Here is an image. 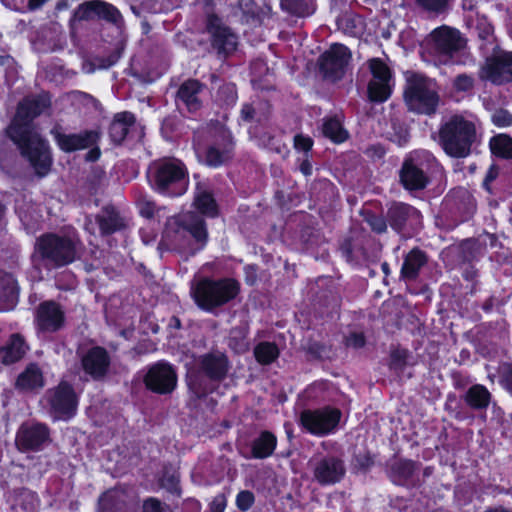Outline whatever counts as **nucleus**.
<instances>
[{
    "label": "nucleus",
    "mask_w": 512,
    "mask_h": 512,
    "mask_svg": "<svg viewBox=\"0 0 512 512\" xmlns=\"http://www.w3.org/2000/svg\"><path fill=\"white\" fill-rule=\"evenodd\" d=\"M80 239L56 232H45L36 238L30 262L33 270L47 274L65 268L81 258Z\"/></svg>",
    "instance_id": "nucleus-1"
},
{
    "label": "nucleus",
    "mask_w": 512,
    "mask_h": 512,
    "mask_svg": "<svg viewBox=\"0 0 512 512\" xmlns=\"http://www.w3.org/2000/svg\"><path fill=\"white\" fill-rule=\"evenodd\" d=\"M146 177L153 192L170 199L183 196L190 183L187 165L176 157H162L152 161Z\"/></svg>",
    "instance_id": "nucleus-2"
},
{
    "label": "nucleus",
    "mask_w": 512,
    "mask_h": 512,
    "mask_svg": "<svg viewBox=\"0 0 512 512\" xmlns=\"http://www.w3.org/2000/svg\"><path fill=\"white\" fill-rule=\"evenodd\" d=\"M435 140L447 156L464 159L477 141L476 125L461 114H453L440 123Z\"/></svg>",
    "instance_id": "nucleus-3"
},
{
    "label": "nucleus",
    "mask_w": 512,
    "mask_h": 512,
    "mask_svg": "<svg viewBox=\"0 0 512 512\" xmlns=\"http://www.w3.org/2000/svg\"><path fill=\"white\" fill-rule=\"evenodd\" d=\"M240 291L241 285L235 278L203 277L191 288V296L198 308L211 313L233 301Z\"/></svg>",
    "instance_id": "nucleus-4"
},
{
    "label": "nucleus",
    "mask_w": 512,
    "mask_h": 512,
    "mask_svg": "<svg viewBox=\"0 0 512 512\" xmlns=\"http://www.w3.org/2000/svg\"><path fill=\"white\" fill-rule=\"evenodd\" d=\"M20 155L26 159L38 178L46 177L52 168L53 157L48 141L34 131L7 132Z\"/></svg>",
    "instance_id": "nucleus-5"
},
{
    "label": "nucleus",
    "mask_w": 512,
    "mask_h": 512,
    "mask_svg": "<svg viewBox=\"0 0 512 512\" xmlns=\"http://www.w3.org/2000/svg\"><path fill=\"white\" fill-rule=\"evenodd\" d=\"M440 166L428 151L415 152L404 158L399 170V183L408 192L425 190L431 183V174Z\"/></svg>",
    "instance_id": "nucleus-6"
},
{
    "label": "nucleus",
    "mask_w": 512,
    "mask_h": 512,
    "mask_svg": "<svg viewBox=\"0 0 512 512\" xmlns=\"http://www.w3.org/2000/svg\"><path fill=\"white\" fill-rule=\"evenodd\" d=\"M403 99L408 111L426 116L435 115L440 103L438 92L430 87L425 76L417 73L407 78Z\"/></svg>",
    "instance_id": "nucleus-7"
},
{
    "label": "nucleus",
    "mask_w": 512,
    "mask_h": 512,
    "mask_svg": "<svg viewBox=\"0 0 512 512\" xmlns=\"http://www.w3.org/2000/svg\"><path fill=\"white\" fill-rule=\"evenodd\" d=\"M194 149L200 163L217 169L229 164L234 158L235 141L229 130L218 129L207 144H199Z\"/></svg>",
    "instance_id": "nucleus-8"
},
{
    "label": "nucleus",
    "mask_w": 512,
    "mask_h": 512,
    "mask_svg": "<svg viewBox=\"0 0 512 512\" xmlns=\"http://www.w3.org/2000/svg\"><path fill=\"white\" fill-rule=\"evenodd\" d=\"M52 97L48 91L24 96L17 104L7 132L34 131V120L50 110Z\"/></svg>",
    "instance_id": "nucleus-9"
},
{
    "label": "nucleus",
    "mask_w": 512,
    "mask_h": 512,
    "mask_svg": "<svg viewBox=\"0 0 512 512\" xmlns=\"http://www.w3.org/2000/svg\"><path fill=\"white\" fill-rule=\"evenodd\" d=\"M352 60L351 50L342 43H332L317 59L318 71L323 79L333 83L342 80Z\"/></svg>",
    "instance_id": "nucleus-10"
},
{
    "label": "nucleus",
    "mask_w": 512,
    "mask_h": 512,
    "mask_svg": "<svg viewBox=\"0 0 512 512\" xmlns=\"http://www.w3.org/2000/svg\"><path fill=\"white\" fill-rule=\"evenodd\" d=\"M478 77L483 82L495 86L512 83V51L500 50L486 57L478 70Z\"/></svg>",
    "instance_id": "nucleus-11"
},
{
    "label": "nucleus",
    "mask_w": 512,
    "mask_h": 512,
    "mask_svg": "<svg viewBox=\"0 0 512 512\" xmlns=\"http://www.w3.org/2000/svg\"><path fill=\"white\" fill-rule=\"evenodd\" d=\"M205 29L209 34L210 45L218 57L227 58L234 54L238 48V36L216 13L207 15Z\"/></svg>",
    "instance_id": "nucleus-12"
},
{
    "label": "nucleus",
    "mask_w": 512,
    "mask_h": 512,
    "mask_svg": "<svg viewBox=\"0 0 512 512\" xmlns=\"http://www.w3.org/2000/svg\"><path fill=\"white\" fill-rule=\"evenodd\" d=\"M389 227L399 235L410 234L422 226V213L404 202H392L387 208Z\"/></svg>",
    "instance_id": "nucleus-13"
},
{
    "label": "nucleus",
    "mask_w": 512,
    "mask_h": 512,
    "mask_svg": "<svg viewBox=\"0 0 512 512\" xmlns=\"http://www.w3.org/2000/svg\"><path fill=\"white\" fill-rule=\"evenodd\" d=\"M206 85L196 78H188L184 80L178 87L174 102L177 110L183 116L193 118L198 115L203 108V100L201 94Z\"/></svg>",
    "instance_id": "nucleus-14"
},
{
    "label": "nucleus",
    "mask_w": 512,
    "mask_h": 512,
    "mask_svg": "<svg viewBox=\"0 0 512 512\" xmlns=\"http://www.w3.org/2000/svg\"><path fill=\"white\" fill-rule=\"evenodd\" d=\"M94 220L101 238L124 234L130 227V219L113 203L103 205L94 215Z\"/></svg>",
    "instance_id": "nucleus-15"
},
{
    "label": "nucleus",
    "mask_w": 512,
    "mask_h": 512,
    "mask_svg": "<svg viewBox=\"0 0 512 512\" xmlns=\"http://www.w3.org/2000/svg\"><path fill=\"white\" fill-rule=\"evenodd\" d=\"M92 20H104L115 24L122 20V15L119 9L111 3L103 0H89L80 3L76 7L70 22Z\"/></svg>",
    "instance_id": "nucleus-16"
},
{
    "label": "nucleus",
    "mask_w": 512,
    "mask_h": 512,
    "mask_svg": "<svg viewBox=\"0 0 512 512\" xmlns=\"http://www.w3.org/2000/svg\"><path fill=\"white\" fill-rule=\"evenodd\" d=\"M50 134L58 149L66 154L86 150L99 138L98 129H84L78 133H65L60 125L54 126Z\"/></svg>",
    "instance_id": "nucleus-17"
},
{
    "label": "nucleus",
    "mask_w": 512,
    "mask_h": 512,
    "mask_svg": "<svg viewBox=\"0 0 512 512\" xmlns=\"http://www.w3.org/2000/svg\"><path fill=\"white\" fill-rule=\"evenodd\" d=\"M65 323V311L55 300H44L36 307L34 324L38 332L56 333L64 328Z\"/></svg>",
    "instance_id": "nucleus-18"
},
{
    "label": "nucleus",
    "mask_w": 512,
    "mask_h": 512,
    "mask_svg": "<svg viewBox=\"0 0 512 512\" xmlns=\"http://www.w3.org/2000/svg\"><path fill=\"white\" fill-rule=\"evenodd\" d=\"M430 46L438 57L447 61L464 47V43L458 29L443 25L430 33Z\"/></svg>",
    "instance_id": "nucleus-19"
},
{
    "label": "nucleus",
    "mask_w": 512,
    "mask_h": 512,
    "mask_svg": "<svg viewBox=\"0 0 512 512\" xmlns=\"http://www.w3.org/2000/svg\"><path fill=\"white\" fill-rule=\"evenodd\" d=\"M51 413L56 419L67 420L75 415L78 398L73 388L65 381L47 392Z\"/></svg>",
    "instance_id": "nucleus-20"
},
{
    "label": "nucleus",
    "mask_w": 512,
    "mask_h": 512,
    "mask_svg": "<svg viewBox=\"0 0 512 512\" xmlns=\"http://www.w3.org/2000/svg\"><path fill=\"white\" fill-rule=\"evenodd\" d=\"M341 413L337 409L306 410L301 413L302 426L311 434L323 436L332 432L339 423Z\"/></svg>",
    "instance_id": "nucleus-21"
},
{
    "label": "nucleus",
    "mask_w": 512,
    "mask_h": 512,
    "mask_svg": "<svg viewBox=\"0 0 512 512\" xmlns=\"http://www.w3.org/2000/svg\"><path fill=\"white\" fill-rule=\"evenodd\" d=\"M144 382L153 392L166 394L176 387L177 375L170 364L158 362L148 369Z\"/></svg>",
    "instance_id": "nucleus-22"
},
{
    "label": "nucleus",
    "mask_w": 512,
    "mask_h": 512,
    "mask_svg": "<svg viewBox=\"0 0 512 512\" xmlns=\"http://www.w3.org/2000/svg\"><path fill=\"white\" fill-rule=\"evenodd\" d=\"M192 206L199 216L214 219L220 215V207L215 198L213 186L208 180L196 182Z\"/></svg>",
    "instance_id": "nucleus-23"
},
{
    "label": "nucleus",
    "mask_w": 512,
    "mask_h": 512,
    "mask_svg": "<svg viewBox=\"0 0 512 512\" xmlns=\"http://www.w3.org/2000/svg\"><path fill=\"white\" fill-rule=\"evenodd\" d=\"M188 233L194 240V244L189 247V254L194 256L202 251L209 240L207 223L199 215H191L187 220L178 223L177 233Z\"/></svg>",
    "instance_id": "nucleus-24"
},
{
    "label": "nucleus",
    "mask_w": 512,
    "mask_h": 512,
    "mask_svg": "<svg viewBox=\"0 0 512 512\" xmlns=\"http://www.w3.org/2000/svg\"><path fill=\"white\" fill-rule=\"evenodd\" d=\"M49 441V432L46 426L41 424L23 425L16 437V443L22 450L40 449Z\"/></svg>",
    "instance_id": "nucleus-25"
},
{
    "label": "nucleus",
    "mask_w": 512,
    "mask_h": 512,
    "mask_svg": "<svg viewBox=\"0 0 512 512\" xmlns=\"http://www.w3.org/2000/svg\"><path fill=\"white\" fill-rule=\"evenodd\" d=\"M428 254L419 247H413L403 258L400 269V280L414 282L418 279L423 267L428 263Z\"/></svg>",
    "instance_id": "nucleus-26"
},
{
    "label": "nucleus",
    "mask_w": 512,
    "mask_h": 512,
    "mask_svg": "<svg viewBox=\"0 0 512 512\" xmlns=\"http://www.w3.org/2000/svg\"><path fill=\"white\" fill-rule=\"evenodd\" d=\"M136 124V116L130 111L118 112L113 116L108 127V136L110 142L115 146H120L126 140L129 131Z\"/></svg>",
    "instance_id": "nucleus-27"
},
{
    "label": "nucleus",
    "mask_w": 512,
    "mask_h": 512,
    "mask_svg": "<svg viewBox=\"0 0 512 512\" xmlns=\"http://www.w3.org/2000/svg\"><path fill=\"white\" fill-rule=\"evenodd\" d=\"M345 468L335 457L321 459L314 468V477L322 484H334L342 479Z\"/></svg>",
    "instance_id": "nucleus-28"
},
{
    "label": "nucleus",
    "mask_w": 512,
    "mask_h": 512,
    "mask_svg": "<svg viewBox=\"0 0 512 512\" xmlns=\"http://www.w3.org/2000/svg\"><path fill=\"white\" fill-rule=\"evenodd\" d=\"M339 251L348 263L357 264L364 260L367 255L363 239L354 236L344 237L339 244Z\"/></svg>",
    "instance_id": "nucleus-29"
},
{
    "label": "nucleus",
    "mask_w": 512,
    "mask_h": 512,
    "mask_svg": "<svg viewBox=\"0 0 512 512\" xmlns=\"http://www.w3.org/2000/svg\"><path fill=\"white\" fill-rule=\"evenodd\" d=\"M17 388L24 391L40 389L44 386L41 370L34 364L29 365L17 378Z\"/></svg>",
    "instance_id": "nucleus-30"
},
{
    "label": "nucleus",
    "mask_w": 512,
    "mask_h": 512,
    "mask_svg": "<svg viewBox=\"0 0 512 512\" xmlns=\"http://www.w3.org/2000/svg\"><path fill=\"white\" fill-rule=\"evenodd\" d=\"M19 287L11 273H0V302L6 306H14L18 301Z\"/></svg>",
    "instance_id": "nucleus-31"
},
{
    "label": "nucleus",
    "mask_w": 512,
    "mask_h": 512,
    "mask_svg": "<svg viewBox=\"0 0 512 512\" xmlns=\"http://www.w3.org/2000/svg\"><path fill=\"white\" fill-rule=\"evenodd\" d=\"M82 364L85 372L97 379L107 372L110 359L108 354H85Z\"/></svg>",
    "instance_id": "nucleus-32"
},
{
    "label": "nucleus",
    "mask_w": 512,
    "mask_h": 512,
    "mask_svg": "<svg viewBox=\"0 0 512 512\" xmlns=\"http://www.w3.org/2000/svg\"><path fill=\"white\" fill-rule=\"evenodd\" d=\"M322 134L335 144L344 143L349 138L348 131L336 116L327 117L322 124Z\"/></svg>",
    "instance_id": "nucleus-33"
},
{
    "label": "nucleus",
    "mask_w": 512,
    "mask_h": 512,
    "mask_svg": "<svg viewBox=\"0 0 512 512\" xmlns=\"http://www.w3.org/2000/svg\"><path fill=\"white\" fill-rule=\"evenodd\" d=\"M453 200L463 220H468L475 214L477 209L476 200L468 190L460 189L456 191Z\"/></svg>",
    "instance_id": "nucleus-34"
},
{
    "label": "nucleus",
    "mask_w": 512,
    "mask_h": 512,
    "mask_svg": "<svg viewBox=\"0 0 512 512\" xmlns=\"http://www.w3.org/2000/svg\"><path fill=\"white\" fill-rule=\"evenodd\" d=\"M281 9L296 17H308L316 10L315 0H281Z\"/></svg>",
    "instance_id": "nucleus-35"
},
{
    "label": "nucleus",
    "mask_w": 512,
    "mask_h": 512,
    "mask_svg": "<svg viewBox=\"0 0 512 512\" xmlns=\"http://www.w3.org/2000/svg\"><path fill=\"white\" fill-rule=\"evenodd\" d=\"M393 85L391 82L370 80L367 85V97L371 103H384L392 95Z\"/></svg>",
    "instance_id": "nucleus-36"
},
{
    "label": "nucleus",
    "mask_w": 512,
    "mask_h": 512,
    "mask_svg": "<svg viewBox=\"0 0 512 512\" xmlns=\"http://www.w3.org/2000/svg\"><path fill=\"white\" fill-rule=\"evenodd\" d=\"M489 148L497 158L512 159V137L508 134H498L491 137Z\"/></svg>",
    "instance_id": "nucleus-37"
},
{
    "label": "nucleus",
    "mask_w": 512,
    "mask_h": 512,
    "mask_svg": "<svg viewBox=\"0 0 512 512\" xmlns=\"http://www.w3.org/2000/svg\"><path fill=\"white\" fill-rule=\"evenodd\" d=\"M202 362L203 369L212 378H220L227 371V361L224 354H206Z\"/></svg>",
    "instance_id": "nucleus-38"
},
{
    "label": "nucleus",
    "mask_w": 512,
    "mask_h": 512,
    "mask_svg": "<svg viewBox=\"0 0 512 512\" xmlns=\"http://www.w3.org/2000/svg\"><path fill=\"white\" fill-rule=\"evenodd\" d=\"M276 437L270 432H263L254 441L252 453L255 458H266L270 456L276 447Z\"/></svg>",
    "instance_id": "nucleus-39"
},
{
    "label": "nucleus",
    "mask_w": 512,
    "mask_h": 512,
    "mask_svg": "<svg viewBox=\"0 0 512 512\" xmlns=\"http://www.w3.org/2000/svg\"><path fill=\"white\" fill-rule=\"evenodd\" d=\"M367 67L372 75L371 80H378L382 82L393 81V72L383 59L379 57L370 58L367 60Z\"/></svg>",
    "instance_id": "nucleus-40"
},
{
    "label": "nucleus",
    "mask_w": 512,
    "mask_h": 512,
    "mask_svg": "<svg viewBox=\"0 0 512 512\" xmlns=\"http://www.w3.org/2000/svg\"><path fill=\"white\" fill-rule=\"evenodd\" d=\"M124 503V496L118 489L105 492L99 500V512L119 510Z\"/></svg>",
    "instance_id": "nucleus-41"
},
{
    "label": "nucleus",
    "mask_w": 512,
    "mask_h": 512,
    "mask_svg": "<svg viewBox=\"0 0 512 512\" xmlns=\"http://www.w3.org/2000/svg\"><path fill=\"white\" fill-rule=\"evenodd\" d=\"M37 504L36 494L29 490H23L16 495L12 508L15 512H33Z\"/></svg>",
    "instance_id": "nucleus-42"
},
{
    "label": "nucleus",
    "mask_w": 512,
    "mask_h": 512,
    "mask_svg": "<svg viewBox=\"0 0 512 512\" xmlns=\"http://www.w3.org/2000/svg\"><path fill=\"white\" fill-rule=\"evenodd\" d=\"M364 221L370 227L371 231L381 235L387 232L389 226L387 213L377 214L374 211L367 210L363 213Z\"/></svg>",
    "instance_id": "nucleus-43"
},
{
    "label": "nucleus",
    "mask_w": 512,
    "mask_h": 512,
    "mask_svg": "<svg viewBox=\"0 0 512 512\" xmlns=\"http://www.w3.org/2000/svg\"><path fill=\"white\" fill-rule=\"evenodd\" d=\"M466 400L474 408H484L489 403L490 393L484 386L475 385L469 389Z\"/></svg>",
    "instance_id": "nucleus-44"
},
{
    "label": "nucleus",
    "mask_w": 512,
    "mask_h": 512,
    "mask_svg": "<svg viewBox=\"0 0 512 512\" xmlns=\"http://www.w3.org/2000/svg\"><path fill=\"white\" fill-rule=\"evenodd\" d=\"M217 97L221 106L231 107L234 106L238 99L236 85L227 83L222 85L217 92Z\"/></svg>",
    "instance_id": "nucleus-45"
},
{
    "label": "nucleus",
    "mask_w": 512,
    "mask_h": 512,
    "mask_svg": "<svg viewBox=\"0 0 512 512\" xmlns=\"http://www.w3.org/2000/svg\"><path fill=\"white\" fill-rule=\"evenodd\" d=\"M367 338L362 330H350L343 338V344L347 349L359 350L365 347Z\"/></svg>",
    "instance_id": "nucleus-46"
},
{
    "label": "nucleus",
    "mask_w": 512,
    "mask_h": 512,
    "mask_svg": "<svg viewBox=\"0 0 512 512\" xmlns=\"http://www.w3.org/2000/svg\"><path fill=\"white\" fill-rule=\"evenodd\" d=\"M29 349L25 338L19 334H11L5 345L0 347V352H26Z\"/></svg>",
    "instance_id": "nucleus-47"
},
{
    "label": "nucleus",
    "mask_w": 512,
    "mask_h": 512,
    "mask_svg": "<svg viewBox=\"0 0 512 512\" xmlns=\"http://www.w3.org/2000/svg\"><path fill=\"white\" fill-rule=\"evenodd\" d=\"M499 174H500V167L495 164V163H492L486 174H485V177L483 179V182H482V188L489 194V195H496L497 194V188L496 186L494 185V182L498 179L499 177Z\"/></svg>",
    "instance_id": "nucleus-48"
},
{
    "label": "nucleus",
    "mask_w": 512,
    "mask_h": 512,
    "mask_svg": "<svg viewBox=\"0 0 512 512\" xmlns=\"http://www.w3.org/2000/svg\"><path fill=\"white\" fill-rule=\"evenodd\" d=\"M416 3L424 11L436 15L443 14L449 8V0H416Z\"/></svg>",
    "instance_id": "nucleus-49"
},
{
    "label": "nucleus",
    "mask_w": 512,
    "mask_h": 512,
    "mask_svg": "<svg viewBox=\"0 0 512 512\" xmlns=\"http://www.w3.org/2000/svg\"><path fill=\"white\" fill-rule=\"evenodd\" d=\"M480 245L474 239L465 240L461 246V259L463 262L472 263L479 252Z\"/></svg>",
    "instance_id": "nucleus-50"
},
{
    "label": "nucleus",
    "mask_w": 512,
    "mask_h": 512,
    "mask_svg": "<svg viewBox=\"0 0 512 512\" xmlns=\"http://www.w3.org/2000/svg\"><path fill=\"white\" fill-rule=\"evenodd\" d=\"M228 347L232 352H247L249 350L248 343L241 331H231L228 339Z\"/></svg>",
    "instance_id": "nucleus-51"
},
{
    "label": "nucleus",
    "mask_w": 512,
    "mask_h": 512,
    "mask_svg": "<svg viewBox=\"0 0 512 512\" xmlns=\"http://www.w3.org/2000/svg\"><path fill=\"white\" fill-rule=\"evenodd\" d=\"M473 76L466 73L458 74L453 80V88L457 92H469L474 88Z\"/></svg>",
    "instance_id": "nucleus-52"
},
{
    "label": "nucleus",
    "mask_w": 512,
    "mask_h": 512,
    "mask_svg": "<svg viewBox=\"0 0 512 512\" xmlns=\"http://www.w3.org/2000/svg\"><path fill=\"white\" fill-rule=\"evenodd\" d=\"M492 123L499 128H505L512 125V113L507 109L500 108L495 110L491 117Z\"/></svg>",
    "instance_id": "nucleus-53"
},
{
    "label": "nucleus",
    "mask_w": 512,
    "mask_h": 512,
    "mask_svg": "<svg viewBox=\"0 0 512 512\" xmlns=\"http://www.w3.org/2000/svg\"><path fill=\"white\" fill-rule=\"evenodd\" d=\"M314 145L313 139L304 134H296L294 136V148L297 151H302L305 153V156L309 155V153L312 151Z\"/></svg>",
    "instance_id": "nucleus-54"
},
{
    "label": "nucleus",
    "mask_w": 512,
    "mask_h": 512,
    "mask_svg": "<svg viewBox=\"0 0 512 512\" xmlns=\"http://www.w3.org/2000/svg\"><path fill=\"white\" fill-rule=\"evenodd\" d=\"M478 37L487 42L491 43L494 36V26L487 20H480L476 25Z\"/></svg>",
    "instance_id": "nucleus-55"
},
{
    "label": "nucleus",
    "mask_w": 512,
    "mask_h": 512,
    "mask_svg": "<svg viewBox=\"0 0 512 512\" xmlns=\"http://www.w3.org/2000/svg\"><path fill=\"white\" fill-rule=\"evenodd\" d=\"M139 214L145 219H153L156 213V203L149 199H142L137 203Z\"/></svg>",
    "instance_id": "nucleus-56"
},
{
    "label": "nucleus",
    "mask_w": 512,
    "mask_h": 512,
    "mask_svg": "<svg viewBox=\"0 0 512 512\" xmlns=\"http://www.w3.org/2000/svg\"><path fill=\"white\" fill-rule=\"evenodd\" d=\"M393 130L394 132L391 134L390 140L398 146H405L410 139L408 129L401 125H393Z\"/></svg>",
    "instance_id": "nucleus-57"
},
{
    "label": "nucleus",
    "mask_w": 512,
    "mask_h": 512,
    "mask_svg": "<svg viewBox=\"0 0 512 512\" xmlns=\"http://www.w3.org/2000/svg\"><path fill=\"white\" fill-rule=\"evenodd\" d=\"M101 138H102V133L99 130V138L97 139L96 143L92 144L89 148H87L88 152L84 156L85 162L94 163V162H97L101 158L102 151H101V148L99 145Z\"/></svg>",
    "instance_id": "nucleus-58"
},
{
    "label": "nucleus",
    "mask_w": 512,
    "mask_h": 512,
    "mask_svg": "<svg viewBox=\"0 0 512 512\" xmlns=\"http://www.w3.org/2000/svg\"><path fill=\"white\" fill-rule=\"evenodd\" d=\"M244 281L248 286H254L258 281V266L256 264H248L244 266Z\"/></svg>",
    "instance_id": "nucleus-59"
},
{
    "label": "nucleus",
    "mask_w": 512,
    "mask_h": 512,
    "mask_svg": "<svg viewBox=\"0 0 512 512\" xmlns=\"http://www.w3.org/2000/svg\"><path fill=\"white\" fill-rule=\"evenodd\" d=\"M254 502V496L249 491H241L236 498L237 507L240 510H248Z\"/></svg>",
    "instance_id": "nucleus-60"
},
{
    "label": "nucleus",
    "mask_w": 512,
    "mask_h": 512,
    "mask_svg": "<svg viewBox=\"0 0 512 512\" xmlns=\"http://www.w3.org/2000/svg\"><path fill=\"white\" fill-rule=\"evenodd\" d=\"M396 472L403 478H408L414 471V464L411 461L404 460L395 464Z\"/></svg>",
    "instance_id": "nucleus-61"
},
{
    "label": "nucleus",
    "mask_w": 512,
    "mask_h": 512,
    "mask_svg": "<svg viewBox=\"0 0 512 512\" xmlns=\"http://www.w3.org/2000/svg\"><path fill=\"white\" fill-rule=\"evenodd\" d=\"M501 377L504 387L512 395V366L507 364L503 365L501 367Z\"/></svg>",
    "instance_id": "nucleus-62"
},
{
    "label": "nucleus",
    "mask_w": 512,
    "mask_h": 512,
    "mask_svg": "<svg viewBox=\"0 0 512 512\" xmlns=\"http://www.w3.org/2000/svg\"><path fill=\"white\" fill-rule=\"evenodd\" d=\"M144 512H166L165 508L156 499H148L143 505Z\"/></svg>",
    "instance_id": "nucleus-63"
},
{
    "label": "nucleus",
    "mask_w": 512,
    "mask_h": 512,
    "mask_svg": "<svg viewBox=\"0 0 512 512\" xmlns=\"http://www.w3.org/2000/svg\"><path fill=\"white\" fill-rule=\"evenodd\" d=\"M226 504L227 500L225 496L217 495L211 504V512H224Z\"/></svg>",
    "instance_id": "nucleus-64"
}]
</instances>
